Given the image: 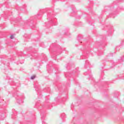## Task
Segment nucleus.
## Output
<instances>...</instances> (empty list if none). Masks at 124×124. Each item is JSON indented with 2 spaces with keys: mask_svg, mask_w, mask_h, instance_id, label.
Wrapping results in <instances>:
<instances>
[{
  "mask_svg": "<svg viewBox=\"0 0 124 124\" xmlns=\"http://www.w3.org/2000/svg\"><path fill=\"white\" fill-rule=\"evenodd\" d=\"M34 78H35V76H32L31 77V79H34Z\"/></svg>",
  "mask_w": 124,
  "mask_h": 124,
  "instance_id": "obj_1",
  "label": "nucleus"
},
{
  "mask_svg": "<svg viewBox=\"0 0 124 124\" xmlns=\"http://www.w3.org/2000/svg\"><path fill=\"white\" fill-rule=\"evenodd\" d=\"M10 38H11V39H13V38H14V36L11 35V36H10Z\"/></svg>",
  "mask_w": 124,
  "mask_h": 124,
  "instance_id": "obj_2",
  "label": "nucleus"
}]
</instances>
